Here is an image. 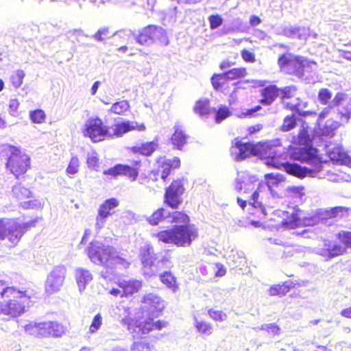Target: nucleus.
I'll return each instance as SVG.
<instances>
[{
	"label": "nucleus",
	"instance_id": "44",
	"mask_svg": "<svg viewBox=\"0 0 351 351\" xmlns=\"http://www.w3.org/2000/svg\"><path fill=\"white\" fill-rule=\"evenodd\" d=\"M162 165L161 167L157 169V174L160 175V178L165 182L167 177L169 176L171 171V166L170 162H167V161L163 160L162 162Z\"/></svg>",
	"mask_w": 351,
	"mask_h": 351
},
{
	"label": "nucleus",
	"instance_id": "49",
	"mask_svg": "<svg viewBox=\"0 0 351 351\" xmlns=\"http://www.w3.org/2000/svg\"><path fill=\"white\" fill-rule=\"evenodd\" d=\"M132 4L138 5L144 9L152 10L156 0H129Z\"/></svg>",
	"mask_w": 351,
	"mask_h": 351
},
{
	"label": "nucleus",
	"instance_id": "55",
	"mask_svg": "<svg viewBox=\"0 0 351 351\" xmlns=\"http://www.w3.org/2000/svg\"><path fill=\"white\" fill-rule=\"evenodd\" d=\"M210 27L212 29H215L223 23V19L218 14L211 15L208 18Z\"/></svg>",
	"mask_w": 351,
	"mask_h": 351
},
{
	"label": "nucleus",
	"instance_id": "3",
	"mask_svg": "<svg viewBox=\"0 0 351 351\" xmlns=\"http://www.w3.org/2000/svg\"><path fill=\"white\" fill-rule=\"evenodd\" d=\"M144 131V124L136 121H122L110 126L104 125L103 121L98 117L90 118L86 123L84 135L89 137L93 142H99L106 138H114L122 137L132 130Z\"/></svg>",
	"mask_w": 351,
	"mask_h": 351
},
{
	"label": "nucleus",
	"instance_id": "29",
	"mask_svg": "<svg viewBox=\"0 0 351 351\" xmlns=\"http://www.w3.org/2000/svg\"><path fill=\"white\" fill-rule=\"evenodd\" d=\"M247 75L245 68H234L221 73L218 75L221 78H225L226 80H234L239 78L244 77Z\"/></svg>",
	"mask_w": 351,
	"mask_h": 351
},
{
	"label": "nucleus",
	"instance_id": "40",
	"mask_svg": "<svg viewBox=\"0 0 351 351\" xmlns=\"http://www.w3.org/2000/svg\"><path fill=\"white\" fill-rule=\"evenodd\" d=\"M12 193L18 199L27 198L31 195V191L27 188L24 187L21 184L14 185L12 188Z\"/></svg>",
	"mask_w": 351,
	"mask_h": 351
},
{
	"label": "nucleus",
	"instance_id": "41",
	"mask_svg": "<svg viewBox=\"0 0 351 351\" xmlns=\"http://www.w3.org/2000/svg\"><path fill=\"white\" fill-rule=\"evenodd\" d=\"M346 252V248L339 243H334L332 247L327 251V255L329 258H332L343 254Z\"/></svg>",
	"mask_w": 351,
	"mask_h": 351
},
{
	"label": "nucleus",
	"instance_id": "52",
	"mask_svg": "<svg viewBox=\"0 0 351 351\" xmlns=\"http://www.w3.org/2000/svg\"><path fill=\"white\" fill-rule=\"evenodd\" d=\"M31 120L34 123H40L45 119V114L42 110H36L30 113Z\"/></svg>",
	"mask_w": 351,
	"mask_h": 351
},
{
	"label": "nucleus",
	"instance_id": "34",
	"mask_svg": "<svg viewBox=\"0 0 351 351\" xmlns=\"http://www.w3.org/2000/svg\"><path fill=\"white\" fill-rule=\"evenodd\" d=\"M150 29V25L143 28L136 36V42L144 45H149L152 44V38H151L152 32Z\"/></svg>",
	"mask_w": 351,
	"mask_h": 351
},
{
	"label": "nucleus",
	"instance_id": "13",
	"mask_svg": "<svg viewBox=\"0 0 351 351\" xmlns=\"http://www.w3.org/2000/svg\"><path fill=\"white\" fill-rule=\"evenodd\" d=\"M5 150L10 153L6 162V168L18 178L29 168L30 158L16 147L6 145Z\"/></svg>",
	"mask_w": 351,
	"mask_h": 351
},
{
	"label": "nucleus",
	"instance_id": "37",
	"mask_svg": "<svg viewBox=\"0 0 351 351\" xmlns=\"http://www.w3.org/2000/svg\"><path fill=\"white\" fill-rule=\"evenodd\" d=\"M25 331L31 335L42 337L41 322H32L24 326Z\"/></svg>",
	"mask_w": 351,
	"mask_h": 351
},
{
	"label": "nucleus",
	"instance_id": "51",
	"mask_svg": "<svg viewBox=\"0 0 351 351\" xmlns=\"http://www.w3.org/2000/svg\"><path fill=\"white\" fill-rule=\"evenodd\" d=\"M102 324V317L100 314H97L90 326L89 331L90 333L96 332Z\"/></svg>",
	"mask_w": 351,
	"mask_h": 351
},
{
	"label": "nucleus",
	"instance_id": "17",
	"mask_svg": "<svg viewBox=\"0 0 351 351\" xmlns=\"http://www.w3.org/2000/svg\"><path fill=\"white\" fill-rule=\"evenodd\" d=\"M105 175H109L113 177L118 176H125L130 178L132 181H134L138 175V171L137 169L132 167L129 165L117 164L113 167L104 171Z\"/></svg>",
	"mask_w": 351,
	"mask_h": 351
},
{
	"label": "nucleus",
	"instance_id": "20",
	"mask_svg": "<svg viewBox=\"0 0 351 351\" xmlns=\"http://www.w3.org/2000/svg\"><path fill=\"white\" fill-rule=\"evenodd\" d=\"M174 132L171 138L173 145L178 149H181L186 144L189 136L183 130L182 125L176 123L173 127Z\"/></svg>",
	"mask_w": 351,
	"mask_h": 351
},
{
	"label": "nucleus",
	"instance_id": "39",
	"mask_svg": "<svg viewBox=\"0 0 351 351\" xmlns=\"http://www.w3.org/2000/svg\"><path fill=\"white\" fill-rule=\"evenodd\" d=\"M195 112L202 117L209 112V101L207 99L199 100L194 107Z\"/></svg>",
	"mask_w": 351,
	"mask_h": 351
},
{
	"label": "nucleus",
	"instance_id": "47",
	"mask_svg": "<svg viewBox=\"0 0 351 351\" xmlns=\"http://www.w3.org/2000/svg\"><path fill=\"white\" fill-rule=\"evenodd\" d=\"M196 328L199 332L206 335H210L213 332L212 326L204 322H197Z\"/></svg>",
	"mask_w": 351,
	"mask_h": 351
},
{
	"label": "nucleus",
	"instance_id": "50",
	"mask_svg": "<svg viewBox=\"0 0 351 351\" xmlns=\"http://www.w3.org/2000/svg\"><path fill=\"white\" fill-rule=\"evenodd\" d=\"M208 315L213 320L217 322H223L227 319V315L221 311L210 309Z\"/></svg>",
	"mask_w": 351,
	"mask_h": 351
},
{
	"label": "nucleus",
	"instance_id": "19",
	"mask_svg": "<svg viewBox=\"0 0 351 351\" xmlns=\"http://www.w3.org/2000/svg\"><path fill=\"white\" fill-rule=\"evenodd\" d=\"M232 154H236L237 160H242L252 154H255V149L253 145L250 143H242L240 141H237L234 145L231 148Z\"/></svg>",
	"mask_w": 351,
	"mask_h": 351
},
{
	"label": "nucleus",
	"instance_id": "8",
	"mask_svg": "<svg viewBox=\"0 0 351 351\" xmlns=\"http://www.w3.org/2000/svg\"><path fill=\"white\" fill-rule=\"evenodd\" d=\"M158 241L171 243L177 246H189L197 237V232L193 226H175L172 229L161 230L153 234Z\"/></svg>",
	"mask_w": 351,
	"mask_h": 351
},
{
	"label": "nucleus",
	"instance_id": "23",
	"mask_svg": "<svg viewBox=\"0 0 351 351\" xmlns=\"http://www.w3.org/2000/svg\"><path fill=\"white\" fill-rule=\"evenodd\" d=\"M122 34H130V32L120 31L114 33L111 32L110 28L108 27H102L99 28L95 34L91 36V37L97 42L105 43L106 40L112 38L114 36H121Z\"/></svg>",
	"mask_w": 351,
	"mask_h": 351
},
{
	"label": "nucleus",
	"instance_id": "57",
	"mask_svg": "<svg viewBox=\"0 0 351 351\" xmlns=\"http://www.w3.org/2000/svg\"><path fill=\"white\" fill-rule=\"evenodd\" d=\"M170 191L173 192V193L181 194L182 195L184 192V187L180 181H174L171 183V184L167 188Z\"/></svg>",
	"mask_w": 351,
	"mask_h": 351
},
{
	"label": "nucleus",
	"instance_id": "32",
	"mask_svg": "<svg viewBox=\"0 0 351 351\" xmlns=\"http://www.w3.org/2000/svg\"><path fill=\"white\" fill-rule=\"evenodd\" d=\"M169 214V211L165 208H159L147 218V221L152 226L158 225L163 220L167 221Z\"/></svg>",
	"mask_w": 351,
	"mask_h": 351
},
{
	"label": "nucleus",
	"instance_id": "22",
	"mask_svg": "<svg viewBox=\"0 0 351 351\" xmlns=\"http://www.w3.org/2000/svg\"><path fill=\"white\" fill-rule=\"evenodd\" d=\"M280 88L276 85L266 86L262 90L263 98L260 100V103L265 106L271 104L280 96Z\"/></svg>",
	"mask_w": 351,
	"mask_h": 351
},
{
	"label": "nucleus",
	"instance_id": "48",
	"mask_svg": "<svg viewBox=\"0 0 351 351\" xmlns=\"http://www.w3.org/2000/svg\"><path fill=\"white\" fill-rule=\"evenodd\" d=\"M280 95H282V99H289L293 97L296 93V88L295 86H285L283 88H280Z\"/></svg>",
	"mask_w": 351,
	"mask_h": 351
},
{
	"label": "nucleus",
	"instance_id": "18",
	"mask_svg": "<svg viewBox=\"0 0 351 351\" xmlns=\"http://www.w3.org/2000/svg\"><path fill=\"white\" fill-rule=\"evenodd\" d=\"M256 181L255 176H250L247 172H239L236 179L235 189L238 192L243 190L245 193H248L254 189V183Z\"/></svg>",
	"mask_w": 351,
	"mask_h": 351
},
{
	"label": "nucleus",
	"instance_id": "58",
	"mask_svg": "<svg viewBox=\"0 0 351 351\" xmlns=\"http://www.w3.org/2000/svg\"><path fill=\"white\" fill-rule=\"evenodd\" d=\"M258 329L267 330L274 335H277L280 331V328L274 324H263Z\"/></svg>",
	"mask_w": 351,
	"mask_h": 351
},
{
	"label": "nucleus",
	"instance_id": "15",
	"mask_svg": "<svg viewBox=\"0 0 351 351\" xmlns=\"http://www.w3.org/2000/svg\"><path fill=\"white\" fill-rule=\"evenodd\" d=\"M66 269L64 266H56L49 274L45 281V291L49 294L58 292L64 283Z\"/></svg>",
	"mask_w": 351,
	"mask_h": 351
},
{
	"label": "nucleus",
	"instance_id": "27",
	"mask_svg": "<svg viewBox=\"0 0 351 351\" xmlns=\"http://www.w3.org/2000/svg\"><path fill=\"white\" fill-rule=\"evenodd\" d=\"M119 202L115 198H110L106 199L102 204L100 205L98 213L102 214L103 216L108 217L113 214L112 210L118 206Z\"/></svg>",
	"mask_w": 351,
	"mask_h": 351
},
{
	"label": "nucleus",
	"instance_id": "9",
	"mask_svg": "<svg viewBox=\"0 0 351 351\" xmlns=\"http://www.w3.org/2000/svg\"><path fill=\"white\" fill-rule=\"evenodd\" d=\"M278 64L282 71L299 78L304 77L306 73L313 72L316 66L315 62L294 56L291 53L280 56L278 60Z\"/></svg>",
	"mask_w": 351,
	"mask_h": 351
},
{
	"label": "nucleus",
	"instance_id": "1",
	"mask_svg": "<svg viewBox=\"0 0 351 351\" xmlns=\"http://www.w3.org/2000/svg\"><path fill=\"white\" fill-rule=\"evenodd\" d=\"M309 114L316 120V125L311 127L307 121H303L299 132L293 136V143L311 146H324V149L331 160L346 164L350 162V158L340 146H332L330 139L335 130L339 127V122L328 119L323 125V119L316 112L306 111L304 115Z\"/></svg>",
	"mask_w": 351,
	"mask_h": 351
},
{
	"label": "nucleus",
	"instance_id": "56",
	"mask_svg": "<svg viewBox=\"0 0 351 351\" xmlns=\"http://www.w3.org/2000/svg\"><path fill=\"white\" fill-rule=\"evenodd\" d=\"M98 157L95 152L88 153L87 165L89 168L95 169L98 167Z\"/></svg>",
	"mask_w": 351,
	"mask_h": 351
},
{
	"label": "nucleus",
	"instance_id": "14",
	"mask_svg": "<svg viewBox=\"0 0 351 351\" xmlns=\"http://www.w3.org/2000/svg\"><path fill=\"white\" fill-rule=\"evenodd\" d=\"M141 258L143 265L144 274L148 276L156 275L162 266L168 267V264H170L169 260L166 257L156 261L154 250L149 245L141 247Z\"/></svg>",
	"mask_w": 351,
	"mask_h": 351
},
{
	"label": "nucleus",
	"instance_id": "53",
	"mask_svg": "<svg viewBox=\"0 0 351 351\" xmlns=\"http://www.w3.org/2000/svg\"><path fill=\"white\" fill-rule=\"evenodd\" d=\"M332 97V93L326 88H322L318 94V98L320 102L324 105L328 103Z\"/></svg>",
	"mask_w": 351,
	"mask_h": 351
},
{
	"label": "nucleus",
	"instance_id": "7",
	"mask_svg": "<svg viewBox=\"0 0 351 351\" xmlns=\"http://www.w3.org/2000/svg\"><path fill=\"white\" fill-rule=\"evenodd\" d=\"M280 195L276 191H267V186L258 184L257 189L251 197L249 206L252 210L249 213L259 219H263L269 215V211L278 204Z\"/></svg>",
	"mask_w": 351,
	"mask_h": 351
},
{
	"label": "nucleus",
	"instance_id": "30",
	"mask_svg": "<svg viewBox=\"0 0 351 351\" xmlns=\"http://www.w3.org/2000/svg\"><path fill=\"white\" fill-rule=\"evenodd\" d=\"M160 281L165 285L169 289H171L173 292H176L178 289V286L176 281V278L171 274V271H165L160 275Z\"/></svg>",
	"mask_w": 351,
	"mask_h": 351
},
{
	"label": "nucleus",
	"instance_id": "59",
	"mask_svg": "<svg viewBox=\"0 0 351 351\" xmlns=\"http://www.w3.org/2000/svg\"><path fill=\"white\" fill-rule=\"evenodd\" d=\"M339 238L347 247H351V232H341Z\"/></svg>",
	"mask_w": 351,
	"mask_h": 351
},
{
	"label": "nucleus",
	"instance_id": "12",
	"mask_svg": "<svg viewBox=\"0 0 351 351\" xmlns=\"http://www.w3.org/2000/svg\"><path fill=\"white\" fill-rule=\"evenodd\" d=\"M273 214L281 217L282 223L289 228H295L299 226H312L319 223V218L316 216L305 215L302 210L292 208L289 211L276 210Z\"/></svg>",
	"mask_w": 351,
	"mask_h": 351
},
{
	"label": "nucleus",
	"instance_id": "38",
	"mask_svg": "<svg viewBox=\"0 0 351 351\" xmlns=\"http://www.w3.org/2000/svg\"><path fill=\"white\" fill-rule=\"evenodd\" d=\"M297 125V117L294 114L288 115L285 117L283 123L280 130L283 132H287L293 129Z\"/></svg>",
	"mask_w": 351,
	"mask_h": 351
},
{
	"label": "nucleus",
	"instance_id": "24",
	"mask_svg": "<svg viewBox=\"0 0 351 351\" xmlns=\"http://www.w3.org/2000/svg\"><path fill=\"white\" fill-rule=\"evenodd\" d=\"M119 286L123 289V294L128 296L138 292L142 287V282L138 280H123L120 282Z\"/></svg>",
	"mask_w": 351,
	"mask_h": 351
},
{
	"label": "nucleus",
	"instance_id": "28",
	"mask_svg": "<svg viewBox=\"0 0 351 351\" xmlns=\"http://www.w3.org/2000/svg\"><path fill=\"white\" fill-rule=\"evenodd\" d=\"M158 145L155 141L147 142L141 145H137L132 147L134 153H140L146 156H151L156 150Z\"/></svg>",
	"mask_w": 351,
	"mask_h": 351
},
{
	"label": "nucleus",
	"instance_id": "63",
	"mask_svg": "<svg viewBox=\"0 0 351 351\" xmlns=\"http://www.w3.org/2000/svg\"><path fill=\"white\" fill-rule=\"evenodd\" d=\"M219 75H214L211 79L212 84L216 90H219L221 87V81H226L225 78L218 77Z\"/></svg>",
	"mask_w": 351,
	"mask_h": 351
},
{
	"label": "nucleus",
	"instance_id": "46",
	"mask_svg": "<svg viewBox=\"0 0 351 351\" xmlns=\"http://www.w3.org/2000/svg\"><path fill=\"white\" fill-rule=\"evenodd\" d=\"M68 38H71L74 36L77 43L81 42V38L84 36L88 37V36L84 33L82 29H70L65 34Z\"/></svg>",
	"mask_w": 351,
	"mask_h": 351
},
{
	"label": "nucleus",
	"instance_id": "16",
	"mask_svg": "<svg viewBox=\"0 0 351 351\" xmlns=\"http://www.w3.org/2000/svg\"><path fill=\"white\" fill-rule=\"evenodd\" d=\"M42 337L59 338L66 332V327L58 322H41Z\"/></svg>",
	"mask_w": 351,
	"mask_h": 351
},
{
	"label": "nucleus",
	"instance_id": "42",
	"mask_svg": "<svg viewBox=\"0 0 351 351\" xmlns=\"http://www.w3.org/2000/svg\"><path fill=\"white\" fill-rule=\"evenodd\" d=\"M25 73L22 70H17L10 76V82L13 86L16 88L20 87L23 83Z\"/></svg>",
	"mask_w": 351,
	"mask_h": 351
},
{
	"label": "nucleus",
	"instance_id": "43",
	"mask_svg": "<svg viewBox=\"0 0 351 351\" xmlns=\"http://www.w3.org/2000/svg\"><path fill=\"white\" fill-rule=\"evenodd\" d=\"M349 208L343 206H336L326 212V215L330 218L341 217L347 213Z\"/></svg>",
	"mask_w": 351,
	"mask_h": 351
},
{
	"label": "nucleus",
	"instance_id": "25",
	"mask_svg": "<svg viewBox=\"0 0 351 351\" xmlns=\"http://www.w3.org/2000/svg\"><path fill=\"white\" fill-rule=\"evenodd\" d=\"M150 29L152 32L151 38H152V43H158L165 46L169 44L168 37L163 28L156 25H150Z\"/></svg>",
	"mask_w": 351,
	"mask_h": 351
},
{
	"label": "nucleus",
	"instance_id": "36",
	"mask_svg": "<svg viewBox=\"0 0 351 351\" xmlns=\"http://www.w3.org/2000/svg\"><path fill=\"white\" fill-rule=\"evenodd\" d=\"M189 220V216L184 213L175 211L169 212L167 222L169 223H186Z\"/></svg>",
	"mask_w": 351,
	"mask_h": 351
},
{
	"label": "nucleus",
	"instance_id": "45",
	"mask_svg": "<svg viewBox=\"0 0 351 351\" xmlns=\"http://www.w3.org/2000/svg\"><path fill=\"white\" fill-rule=\"evenodd\" d=\"M230 115L231 112L228 108L225 106H221L216 112L215 122L219 123Z\"/></svg>",
	"mask_w": 351,
	"mask_h": 351
},
{
	"label": "nucleus",
	"instance_id": "60",
	"mask_svg": "<svg viewBox=\"0 0 351 351\" xmlns=\"http://www.w3.org/2000/svg\"><path fill=\"white\" fill-rule=\"evenodd\" d=\"M107 218L108 217L103 216L102 214H97L95 223V228L97 230V232H99L104 227Z\"/></svg>",
	"mask_w": 351,
	"mask_h": 351
},
{
	"label": "nucleus",
	"instance_id": "61",
	"mask_svg": "<svg viewBox=\"0 0 351 351\" xmlns=\"http://www.w3.org/2000/svg\"><path fill=\"white\" fill-rule=\"evenodd\" d=\"M210 268L213 269V270L217 269V271L215 272L216 276L222 277L225 276V274H226V268L223 267V265L220 263H217L214 265H211Z\"/></svg>",
	"mask_w": 351,
	"mask_h": 351
},
{
	"label": "nucleus",
	"instance_id": "21",
	"mask_svg": "<svg viewBox=\"0 0 351 351\" xmlns=\"http://www.w3.org/2000/svg\"><path fill=\"white\" fill-rule=\"evenodd\" d=\"M75 276L80 292H83L93 279L91 272L84 268L77 269Z\"/></svg>",
	"mask_w": 351,
	"mask_h": 351
},
{
	"label": "nucleus",
	"instance_id": "6",
	"mask_svg": "<svg viewBox=\"0 0 351 351\" xmlns=\"http://www.w3.org/2000/svg\"><path fill=\"white\" fill-rule=\"evenodd\" d=\"M143 311L147 312L149 317L140 321L134 329L135 332H141L142 335L149 333L154 330H161L165 323L160 320L154 322V317L158 316V313L165 308L164 301L157 295L148 293L142 298Z\"/></svg>",
	"mask_w": 351,
	"mask_h": 351
},
{
	"label": "nucleus",
	"instance_id": "4",
	"mask_svg": "<svg viewBox=\"0 0 351 351\" xmlns=\"http://www.w3.org/2000/svg\"><path fill=\"white\" fill-rule=\"evenodd\" d=\"M29 303V297L24 292L13 287L3 288L0 293V315L8 316L3 319L16 317L25 312Z\"/></svg>",
	"mask_w": 351,
	"mask_h": 351
},
{
	"label": "nucleus",
	"instance_id": "54",
	"mask_svg": "<svg viewBox=\"0 0 351 351\" xmlns=\"http://www.w3.org/2000/svg\"><path fill=\"white\" fill-rule=\"evenodd\" d=\"M79 160L77 157H72L66 168L69 174H75L78 171Z\"/></svg>",
	"mask_w": 351,
	"mask_h": 351
},
{
	"label": "nucleus",
	"instance_id": "64",
	"mask_svg": "<svg viewBox=\"0 0 351 351\" xmlns=\"http://www.w3.org/2000/svg\"><path fill=\"white\" fill-rule=\"evenodd\" d=\"M269 294L270 295H284L283 291L282 289V287L280 285H276L274 287H271L269 289Z\"/></svg>",
	"mask_w": 351,
	"mask_h": 351
},
{
	"label": "nucleus",
	"instance_id": "10",
	"mask_svg": "<svg viewBox=\"0 0 351 351\" xmlns=\"http://www.w3.org/2000/svg\"><path fill=\"white\" fill-rule=\"evenodd\" d=\"M320 119H339L341 123H348L351 118V100L341 93L336 94L331 105L325 108L319 113Z\"/></svg>",
	"mask_w": 351,
	"mask_h": 351
},
{
	"label": "nucleus",
	"instance_id": "35",
	"mask_svg": "<svg viewBox=\"0 0 351 351\" xmlns=\"http://www.w3.org/2000/svg\"><path fill=\"white\" fill-rule=\"evenodd\" d=\"M181 194L173 193L171 191L167 189L165 194V202L172 208H176L181 203Z\"/></svg>",
	"mask_w": 351,
	"mask_h": 351
},
{
	"label": "nucleus",
	"instance_id": "2",
	"mask_svg": "<svg viewBox=\"0 0 351 351\" xmlns=\"http://www.w3.org/2000/svg\"><path fill=\"white\" fill-rule=\"evenodd\" d=\"M296 154L297 160L306 162L309 167L282 162L281 159H285L287 154L281 147H275L269 151L268 157L265 160V164L276 169H282L287 173L299 178L306 176L324 178L325 173L323 165L326 162H322L317 157V149L301 148Z\"/></svg>",
	"mask_w": 351,
	"mask_h": 351
},
{
	"label": "nucleus",
	"instance_id": "62",
	"mask_svg": "<svg viewBox=\"0 0 351 351\" xmlns=\"http://www.w3.org/2000/svg\"><path fill=\"white\" fill-rule=\"evenodd\" d=\"M241 56L243 59L247 62H254L255 61V56L254 54L246 49H244L241 51Z\"/></svg>",
	"mask_w": 351,
	"mask_h": 351
},
{
	"label": "nucleus",
	"instance_id": "11",
	"mask_svg": "<svg viewBox=\"0 0 351 351\" xmlns=\"http://www.w3.org/2000/svg\"><path fill=\"white\" fill-rule=\"evenodd\" d=\"M36 220L20 223L13 219L0 218V240L8 239L14 245L30 228L36 226Z\"/></svg>",
	"mask_w": 351,
	"mask_h": 351
},
{
	"label": "nucleus",
	"instance_id": "33",
	"mask_svg": "<svg viewBox=\"0 0 351 351\" xmlns=\"http://www.w3.org/2000/svg\"><path fill=\"white\" fill-rule=\"evenodd\" d=\"M130 108V104L127 100H121L112 104L109 112L118 115H125Z\"/></svg>",
	"mask_w": 351,
	"mask_h": 351
},
{
	"label": "nucleus",
	"instance_id": "26",
	"mask_svg": "<svg viewBox=\"0 0 351 351\" xmlns=\"http://www.w3.org/2000/svg\"><path fill=\"white\" fill-rule=\"evenodd\" d=\"M264 177L266 182L263 184L267 186V191H275L274 188L285 180L283 175L280 173H267Z\"/></svg>",
	"mask_w": 351,
	"mask_h": 351
},
{
	"label": "nucleus",
	"instance_id": "31",
	"mask_svg": "<svg viewBox=\"0 0 351 351\" xmlns=\"http://www.w3.org/2000/svg\"><path fill=\"white\" fill-rule=\"evenodd\" d=\"M301 31L305 32V29L299 27L284 26L278 29V34L289 38L298 37L300 39L302 38Z\"/></svg>",
	"mask_w": 351,
	"mask_h": 351
},
{
	"label": "nucleus",
	"instance_id": "5",
	"mask_svg": "<svg viewBox=\"0 0 351 351\" xmlns=\"http://www.w3.org/2000/svg\"><path fill=\"white\" fill-rule=\"evenodd\" d=\"M87 251L90 260L95 264L110 268L118 266L127 268L130 265L125 258L119 256L114 247L101 241H92Z\"/></svg>",
	"mask_w": 351,
	"mask_h": 351
}]
</instances>
